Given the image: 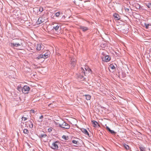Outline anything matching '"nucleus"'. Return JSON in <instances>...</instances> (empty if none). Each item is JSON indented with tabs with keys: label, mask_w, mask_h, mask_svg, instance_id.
Segmentation results:
<instances>
[{
	"label": "nucleus",
	"mask_w": 151,
	"mask_h": 151,
	"mask_svg": "<svg viewBox=\"0 0 151 151\" xmlns=\"http://www.w3.org/2000/svg\"><path fill=\"white\" fill-rule=\"evenodd\" d=\"M23 41L21 39H16L14 40V42L10 44V46L12 48L14 47H18L23 45Z\"/></svg>",
	"instance_id": "nucleus-1"
},
{
	"label": "nucleus",
	"mask_w": 151,
	"mask_h": 151,
	"mask_svg": "<svg viewBox=\"0 0 151 151\" xmlns=\"http://www.w3.org/2000/svg\"><path fill=\"white\" fill-rule=\"evenodd\" d=\"M55 125L61 128H64L66 129H68L70 127V125L68 124L65 122H63L62 124L57 123L56 122H55Z\"/></svg>",
	"instance_id": "nucleus-2"
},
{
	"label": "nucleus",
	"mask_w": 151,
	"mask_h": 151,
	"mask_svg": "<svg viewBox=\"0 0 151 151\" xmlns=\"http://www.w3.org/2000/svg\"><path fill=\"white\" fill-rule=\"evenodd\" d=\"M80 75L78 76V78H80V80H83L84 79V76L85 75L86 72L85 70H84V68H81V70L80 71Z\"/></svg>",
	"instance_id": "nucleus-3"
},
{
	"label": "nucleus",
	"mask_w": 151,
	"mask_h": 151,
	"mask_svg": "<svg viewBox=\"0 0 151 151\" xmlns=\"http://www.w3.org/2000/svg\"><path fill=\"white\" fill-rule=\"evenodd\" d=\"M59 144V142L58 141H55L53 142L52 144V146H50V147L52 149L56 150H58V145Z\"/></svg>",
	"instance_id": "nucleus-4"
},
{
	"label": "nucleus",
	"mask_w": 151,
	"mask_h": 151,
	"mask_svg": "<svg viewBox=\"0 0 151 151\" xmlns=\"http://www.w3.org/2000/svg\"><path fill=\"white\" fill-rule=\"evenodd\" d=\"M29 89L30 88L29 86H24L22 87V92L24 94L28 93Z\"/></svg>",
	"instance_id": "nucleus-5"
},
{
	"label": "nucleus",
	"mask_w": 151,
	"mask_h": 151,
	"mask_svg": "<svg viewBox=\"0 0 151 151\" xmlns=\"http://www.w3.org/2000/svg\"><path fill=\"white\" fill-rule=\"evenodd\" d=\"M44 45L42 43H40L38 44L37 45L36 49L37 51H39L41 50L44 49Z\"/></svg>",
	"instance_id": "nucleus-6"
},
{
	"label": "nucleus",
	"mask_w": 151,
	"mask_h": 151,
	"mask_svg": "<svg viewBox=\"0 0 151 151\" xmlns=\"http://www.w3.org/2000/svg\"><path fill=\"white\" fill-rule=\"evenodd\" d=\"M101 58L104 60V61L106 62H108L110 60V58L109 56L108 55H106L105 56H103L101 57Z\"/></svg>",
	"instance_id": "nucleus-7"
},
{
	"label": "nucleus",
	"mask_w": 151,
	"mask_h": 151,
	"mask_svg": "<svg viewBox=\"0 0 151 151\" xmlns=\"http://www.w3.org/2000/svg\"><path fill=\"white\" fill-rule=\"evenodd\" d=\"M56 24V25L55 26V27H53L52 29H54L55 31H57L60 28V25L58 24Z\"/></svg>",
	"instance_id": "nucleus-8"
},
{
	"label": "nucleus",
	"mask_w": 151,
	"mask_h": 151,
	"mask_svg": "<svg viewBox=\"0 0 151 151\" xmlns=\"http://www.w3.org/2000/svg\"><path fill=\"white\" fill-rule=\"evenodd\" d=\"M113 16L116 20H119L121 19V17L117 13H114L113 14Z\"/></svg>",
	"instance_id": "nucleus-9"
},
{
	"label": "nucleus",
	"mask_w": 151,
	"mask_h": 151,
	"mask_svg": "<svg viewBox=\"0 0 151 151\" xmlns=\"http://www.w3.org/2000/svg\"><path fill=\"white\" fill-rule=\"evenodd\" d=\"M33 121H32L31 120H29L27 122V124L29 125V127L30 128H32L33 127Z\"/></svg>",
	"instance_id": "nucleus-10"
},
{
	"label": "nucleus",
	"mask_w": 151,
	"mask_h": 151,
	"mask_svg": "<svg viewBox=\"0 0 151 151\" xmlns=\"http://www.w3.org/2000/svg\"><path fill=\"white\" fill-rule=\"evenodd\" d=\"M79 28L81 29L83 32H86L88 29V28L87 27L83 26H80Z\"/></svg>",
	"instance_id": "nucleus-11"
},
{
	"label": "nucleus",
	"mask_w": 151,
	"mask_h": 151,
	"mask_svg": "<svg viewBox=\"0 0 151 151\" xmlns=\"http://www.w3.org/2000/svg\"><path fill=\"white\" fill-rule=\"evenodd\" d=\"M91 122L92 123L93 127H97V126H99V125L97 122L94 120H92L91 121Z\"/></svg>",
	"instance_id": "nucleus-12"
},
{
	"label": "nucleus",
	"mask_w": 151,
	"mask_h": 151,
	"mask_svg": "<svg viewBox=\"0 0 151 151\" xmlns=\"http://www.w3.org/2000/svg\"><path fill=\"white\" fill-rule=\"evenodd\" d=\"M49 51H47L46 53L42 54L43 55V58L45 59L48 58L49 55Z\"/></svg>",
	"instance_id": "nucleus-13"
},
{
	"label": "nucleus",
	"mask_w": 151,
	"mask_h": 151,
	"mask_svg": "<svg viewBox=\"0 0 151 151\" xmlns=\"http://www.w3.org/2000/svg\"><path fill=\"white\" fill-rule=\"evenodd\" d=\"M82 132L83 133L86 135H87L89 137H90L89 135V134L87 131L85 129H81Z\"/></svg>",
	"instance_id": "nucleus-14"
},
{
	"label": "nucleus",
	"mask_w": 151,
	"mask_h": 151,
	"mask_svg": "<svg viewBox=\"0 0 151 151\" xmlns=\"http://www.w3.org/2000/svg\"><path fill=\"white\" fill-rule=\"evenodd\" d=\"M44 21V19H43L42 17H40L38 18L37 21L39 22V24H40L43 22Z\"/></svg>",
	"instance_id": "nucleus-15"
},
{
	"label": "nucleus",
	"mask_w": 151,
	"mask_h": 151,
	"mask_svg": "<svg viewBox=\"0 0 151 151\" xmlns=\"http://www.w3.org/2000/svg\"><path fill=\"white\" fill-rule=\"evenodd\" d=\"M47 136V135L45 134H41L39 135V137L40 138L42 139L46 137Z\"/></svg>",
	"instance_id": "nucleus-16"
},
{
	"label": "nucleus",
	"mask_w": 151,
	"mask_h": 151,
	"mask_svg": "<svg viewBox=\"0 0 151 151\" xmlns=\"http://www.w3.org/2000/svg\"><path fill=\"white\" fill-rule=\"evenodd\" d=\"M42 58H43V55H42V54L38 55L36 58V59L37 60H39Z\"/></svg>",
	"instance_id": "nucleus-17"
},
{
	"label": "nucleus",
	"mask_w": 151,
	"mask_h": 151,
	"mask_svg": "<svg viewBox=\"0 0 151 151\" xmlns=\"http://www.w3.org/2000/svg\"><path fill=\"white\" fill-rule=\"evenodd\" d=\"M86 97V99L88 100H90L91 98V96L89 95H84Z\"/></svg>",
	"instance_id": "nucleus-18"
},
{
	"label": "nucleus",
	"mask_w": 151,
	"mask_h": 151,
	"mask_svg": "<svg viewBox=\"0 0 151 151\" xmlns=\"http://www.w3.org/2000/svg\"><path fill=\"white\" fill-rule=\"evenodd\" d=\"M84 69L85 70V72L88 70V72H90L91 71V70L87 67H86V68H84Z\"/></svg>",
	"instance_id": "nucleus-19"
},
{
	"label": "nucleus",
	"mask_w": 151,
	"mask_h": 151,
	"mask_svg": "<svg viewBox=\"0 0 151 151\" xmlns=\"http://www.w3.org/2000/svg\"><path fill=\"white\" fill-rule=\"evenodd\" d=\"M17 90L19 92H22V88L21 86H19L17 87Z\"/></svg>",
	"instance_id": "nucleus-20"
},
{
	"label": "nucleus",
	"mask_w": 151,
	"mask_h": 151,
	"mask_svg": "<svg viewBox=\"0 0 151 151\" xmlns=\"http://www.w3.org/2000/svg\"><path fill=\"white\" fill-rule=\"evenodd\" d=\"M23 132L25 134H27L29 133V131L27 129H23Z\"/></svg>",
	"instance_id": "nucleus-21"
},
{
	"label": "nucleus",
	"mask_w": 151,
	"mask_h": 151,
	"mask_svg": "<svg viewBox=\"0 0 151 151\" xmlns=\"http://www.w3.org/2000/svg\"><path fill=\"white\" fill-rule=\"evenodd\" d=\"M62 138L65 139V140H68V136L63 135V136Z\"/></svg>",
	"instance_id": "nucleus-22"
},
{
	"label": "nucleus",
	"mask_w": 151,
	"mask_h": 151,
	"mask_svg": "<svg viewBox=\"0 0 151 151\" xmlns=\"http://www.w3.org/2000/svg\"><path fill=\"white\" fill-rule=\"evenodd\" d=\"M72 142L73 144L77 145H78V144L79 143V142L78 141H76V140H73L72 141Z\"/></svg>",
	"instance_id": "nucleus-23"
},
{
	"label": "nucleus",
	"mask_w": 151,
	"mask_h": 151,
	"mask_svg": "<svg viewBox=\"0 0 151 151\" xmlns=\"http://www.w3.org/2000/svg\"><path fill=\"white\" fill-rule=\"evenodd\" d=\"M109 68L112 70L114 69L115 68L114 66L113 65L111 64H110L109 65Z\"/></svg>",
	"instance_id": "nucleus-24"
},
{
	"label": "nucleus",
	"mask_w": 151,
	"mask_h": 151,
	"mask_svg": "<svg viewBox=\"0 0 151 151\" xmlns=\"http://www.w3.org/2000/svg\"><path fill=\"white\" fill-rule=\"evenodd\" d=\"M139 148L140 151H144L145 150V148L144 147H139Z\"/></svg>",
	"instance_id": "nucleus-25"
},
{
	"label": "nucleus",
	"mask_w": 151,
	"mask_h": 151,
	"mask_svg": "<svg viewBox=\"0 0 151 151\" xmlns=\"http://www.w3.org/2000/svg\"><path fill=\"white\" fill-rule=\"evenodd\" d=\"M43 115H41L39 117L40 120H38L39 122H42V121L43 119Z\"/></svg>",
	"instance_id": "nucleus-26"
},
{
	"label": "nucleus",
	"mask_w": 151,
	"mask_h": 151,
	"mask_svg": "<svg viewBox=\"0 0 151 151\" xmlns=\"http://www.w3.org/2000/svg\"><path fill=\"white\" fill-rule=\"evenodd\" d=\"M146 5L150 9H151V3H147L146 4Z\"/></svg>",
	"instance_id": "nucleus-27"
},
{
	"label": "nucleus",
	"mask_w": 151,
	"mask_h": 151,
	"mask_svg": "<svg viewBox=\"0 0 151 151\" xmlns=\"http://www.w3.org/2000/svg\"><path fill=\"white\" fill-rule=\"evenodd\" d=\"M124 147L127 149V150H128L129 148V145H127L125 144H124Z\"/></svg>",
	"instance_id": "nucleus-28"
},
{
	"label": "nucleus",
	"mask_w": 151,
	"mask_h": 151,
	"mask_svg": "<svg viewBox=\"0 0 151 151\" xmlns=\"http://www.w3.org/2000/svg\"><path fill=\"white\" fill-rule=\"evenodd\" d=\"M74 60V59H73V60L71 63V64L73 67H74L76 64V63L75 62V60Z\"/></svg>",
	"instance_id": "nucleus-29"
},
{
	"label": "nucleus",
	"mask_w": 151,
	"mask_h": 151,
	"mask_svg": "<svg viewBox=\"0 0 151 151\" xmlns=\"http://www.w3.org/2000/svg\"><path fill=\"white\" fill-rule=\"evenodd\" d=\"M43 10V8L42 7H40L39 9H37V11L41 12H42Z\"/></svg>",
	"instance_id": "nucleus-30"
},
{
	"label": "nucleus",
	"mask_w": 151,
	"mask_h": 151,
	"mask_svg": "<svg viewBox=\"0 0 151 151\" xmlns=\"http://www.w3.org/2000/svg\"><path fill=\"white\" fill-rule=\"evenodd\" d=\"M60 14V12H57L55 13V16L57 17H59Z\"/></svg>",
	"instance_id": "nucleus-31"
},
{
	"label": "nucleus",
	"mask_w": 151,
	"mask_h": 151,
	"mask_svg": "<svg viewBox=\"0 0 151 151\" xmlns=\"http://www.w3.org/2000/svg\"><path fill=\"white\" fill-rule=\"evenodd\" d=\"M144 25L146 29H148L149 28V27L150 26V25L149 24H147L146 23L144 24Z\"/></svg>",
	"instance_id": "nucleus-32"
},
{
	"label": "nucleus",
	"mask_w": 151,
	"mask_h": 151,
	"mask_svg": "<svg viewBox=\"0 0 151 151\" xmlns=\"http://www.w3.org/2000/svg\"><path fill=\"white\" fill-rule=\"evenodd\" d=\"M52 129H53V128L52 127H50V128H49L48 129V132H50L52 131Z\"/></svg>",
	"instance_id": "nucleus-33"
},
{
	"label": "nucleus",
	"mask_w": 151,
	"mask_h": 151,
	"mask_svg": "<svg viewBox=\"0 0 151 151\" xmlns=\"http://www.w3.org/2000/svg\"><path fill=\"white\" fill-rule=\"evenodd\" d=\"M109 132L112 134H115L116 132H115L114 131L110 129Z\"/></svg>",
	"instance_id": "nucleus-34"
},
{
	"label": "nucleus",
	"mask_w": 151,
	"mask_h": 151,
	"mask_svg": "<svg viewBox=\"0 0 151 151\" xmlns=\"http://www.w3.org/2000/svg\"><path fill=\"white\" fill-rule=\"evenodd\" d=\"M22 120H23L24 121H25L27 119V118L26 117H24V116H22Z\"/></svg>",
	"instance_id": "nucleus-35"
},
{
	"label": "nucleus",
	"mask_w": 151,
	"mask_h": 151,
	"mask_svg": "<svg viewBox=\"0 0 151 151\" xmlns=\"http://www.w3.org/2000/svg\"><path fill=\"white\" fill-rule=\"evenodd\" d=\"M106 128L107 129L108 131H109L111 129L108 126H106Z\"/></svg>",
	"instance_id": "nucleus-36"
},
{
	"label": "nucleus",
	"mask_w": 151,
	"mask_h": 151,
	"mask_svg": "<svg viewBox=\"0 0 151 151\" xmlns=\"http://www.w3.org/2000/svg\"><path fill=\"white\" fill-rule=\"evenodd\" d=\"M129 8H126L125 9V10L126 12H128L129 11Z\"/></svg>",
	"instance_id": "nucleus-37"
},
{
	"label": "nucleus",
	"mask_w": 151,
	"mask_h": 151,
	"mask_svg": "<svg viewBox=\"0 0 151 151\" xmlns=\"http://www.w3.org/2000/svg\"><path fill=\"white\" fill-rule=\"evenodd\" d=\"M65 16H63L62 17V18H63V19H65Z\"/></svg>",
	"instance_id": "nucleus-38"
},
{
	"label": "nucleus",
	"mask_w": 151,
	"mask_h": 151,
	"mask_svg": "<svg viewBox=\"0 0 151 151\" xmlns=\"http://www.w3.org/2000/svg\"><path fill=\"white\" fill-rule=\"evenodd\" d=\"M56 24V23H55V24H53V27H55V26L56 25V24Z\"/></svg>",
	"instance_id": "nucleus-39"
},
{
	"label": "nucleus",
	"mask_w": 151,
	"mask_h": 151,
	"mask_svg": "<svg viewBox=\"0 0 151 151\" xmlns=\"http://www.w3.org/2000/svg\"><path fill=\"white\" fill-rule=\"evenodd\" d=\"M31 111H32L33 113H34V112H35V111L34 110H31Z\"/></svg>",
	"instance_id": "nucleus-40"
},
{
	"label": "nucleus",
	"mask_w": 151,
	"mask_h": 151,
	"mask_svg": "<svg viewBox=\"0 0 151 151\" xmlns=\"http://www.w3.org/2000/svg\"><path fill=\"white\" fill-rule=\"evenodd\" d=\"M51 104H49V105H48V106H50V105Z\"/></svg>",
	"instance_id": "nucleus-41"
},
{
	"label": "nucleus",
	"mask_w": 151,
	"mask_h": 151,
	"mask_svg": "<svg viewBox=\"0 0 151 151\" xmlns=\"http://www.w3.org/2000/svg\"><path fill=\"white\" fill-rule=\"evenodd\" d=\"M139 6V8L141 7L139 6Z\"/></svg>",
	"instance_id": "nucleus-42"
}]
</instances>
